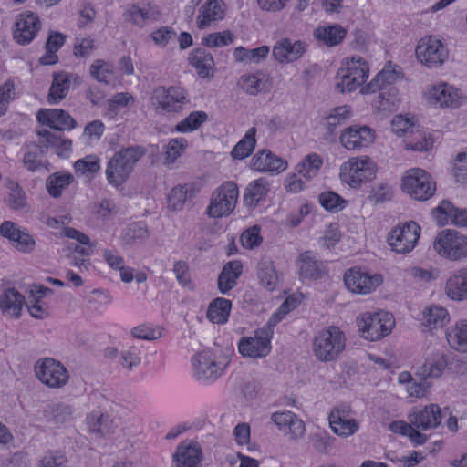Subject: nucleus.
<instances>
[{
    "instance_id": "obj_59",
    "label": "nucleus",
    "mask_w": 467,
    "mask_h": 467,
    "mask_svg": "<svg viewBox=\"0 0 467 467\" xmlns=\"http://www.w3.org/2000/svg\"><path fill=\"white\" fill-rule=\"evenodd\" d=\"M105 420L106 418L100 411H92L86 419L88 431L99 436H104L108 433Z\"/></svg>"
},
{
    "instance_id": "obj_24",
    "label": "nucleus",
    "mask_w": 467,
    "mask_h": 467,
    "mask_svg": "<svg viewBox=\"0 0 467 467\" xmlns=\"http://www.w3.org/2000/svg\"><path fill=\"white\" fill-rule=\"evenodd\" d=\"M176 467H201L202 450L197 441H184L176 448L172 455Z\"/></svg>"
},
{
    "instance_id": "obj_62",
    "label": "nucleus",
    "mask_w": 467,
    "mask_h": 467,
    "mask_svg": "<svg viewBox=\"0 0 467 467\" xmlns=\"http://www.w3.org/2000/svg\"><path fill=\"white\" fill-rule=\"evenodd\" d=\"M74 168L76 172L81 174L95 173L99 171V159L95 155H88L83 159L75 161Z\"/></svg>"
},
{
    "instance_id": "obj_56",
    "label": "nucleus",
    "mask_w": 467,
    "mask_h": 467,
    "mask_svg": "<svg viewBox=\"0 0 467 467\" xmlns=\"http://www.w3.org/2000/svg\"><path fill=\"white\" fill-rule=\"evenodd\" d=\"M336 79V89L340 93H350L363 85L358 80L357 77L346 73L343 67L338 69Z\"/></svg>"
},
{
    "instance_id": "obj_5",
    "label": "nucleus",
    "mask_w": 467,
    "mask_h": 467,
    "mask_svg": "<svg viewBox=\"0 0 467 467\" xmlns=\"http://www.w3.org/2000/svg\"><path fill=\"white\" fill-rule=\"evenodd\" d=\"M357 323L361 337L369 341L388 336L395 326L393 316L384 311L362 313L357 317Z\"/></svg>"
},
{
    "instance_id": "obj_23",
    "label": "nucleus",
    "mask_w": 467,
    "mask_h": 467,
    "mask_svg": "<svg viewBox=\"0 0 467 467\" xmlns=\"http://www.w3.org/2000/svg\"><path fill=\"white\" fill-rule=\"evenodd\" d=\"M408 418L414 427L426 431L437 428L441 422L442 416L439 405L430 404L423 408H413Z\"/></svg>"
},
{
    "instance_id": "obj_26",
    "label": "nucleus",
    "mask_w": 467,
    "mask_h": 467,
    "mask_svg": "<svg viewBox=\"0 0 467 467\" xmlns=\"http://www.w3.org/2000/svg\"><path fill=\"white\" fill-rule=\"evenodd\" d=\"M0 234L16 243V248L20 252L30 253L35 248L34 237L12 221H5L0 224Z\"/></svg>"
},
{
    "instance_id": "obj_14",
    "label": "nucleus",
    "mask_w": 467,
    "mask_h": 467,
    "mask_svg": "<svg viewBox=\"0 0 467 467\" xmlns=\"http://www.w3.org/2000/svg\"><path fill=\"white\" fill-rule=\"evenodd\" d=\"M344 282L352 293L366 295L379 286L383 277L380 274L371 275L360 267H352L345 273Z\"/></svg>"
},
{
    "instance_id": "obj_40",
    "label": "nucleus",
    "mask_w": 467,
    "mask_h": 467,
    "mask_svg": "<svg viewBox=\"0 0 467 467\" xmlns=\"http://www.w3.org/2000/svg\"><path fill=\"white\" fill-rule=\"evenodd\" d=\"M450 320L447 309L432 305L422 312L421 324L429 330L443 327Z\"/></svg>"
},
{
    "instance_id": "obj_39",
    "label": "nucleus",
    "mask_w": 467,
    "mask_h": 467,
    "mask_svg": "<svg viewBox=\"0 0 467 467\" xmlns=\"http://www.w3.org/2000/svg\"><path fill=\"white\" fill-rule=\"evenodd\" d=\"M196 188L193 183H185L173 187L168 195V207L172 211H182L188 199L196 194Z\"/></svg>"
},
{
    "instance_id": "obj_35",
    "label": "nucleus",
    "mask_w": 467,
    "mask_h": 467,
    "mask_svg": "<svg viewBox=\"0 0 467 467\" xmlns=\"http://www.w3.org/2000/svg\"><path fill=\"white\" fill-rule=\"evenodd\" d=\"M269 192V184L264 178L252 181L245 188L243 202L245 207L255 208L265 200Z\"/></svg>"
},
{
    "instance_id": "obj_34",
    "label": "nucleus",
    "mask_w": 467,
    "mask_h": 467,
    "mask_svg": "<svg viewBox=\"0 0 467 467\" xmlns=\"http://www.w3.org/2000/svg\"><path fill=\"white\" fill-rule=\"evenodd\" d=\"M6 194L4 197V203L12 211H22L27 207V197L20 184L12 180L5 181Z\"/></svg>"
},
{
    "instance_id": "obj_6",
    "label": "nucleus",
    "mask_w": 467,
    "mask_h": 467,
    "mask_svg": "<svg viewBox=\"0 0 467 467\" xmlns=\"http://www.w3.org/2000/svg\"><path fill=\"white\" fill-rule=\"evenodd\" d=\"M238 196L236 183L232 181L223 182L212 192L205 213L213 219L229 216L235 209Z\"/></svg>"
},
{
    "instance_id": "obj_15",
    "label": "nucleus",
    "mask_w": 467,
    "mask_h": 467,
    "mask_svg": "<svg viewBox=\"0 0 467 467\" xmlns=\"http://www.w3.org/2000/svg\"><path fill=\"white\" fill-rule=\"evenodd\" d=\"M427 101L440 109H455L462 105V92L447 83L431 86L425 93Z\"/></svg>"
},
{
    "instance_id": "obj_52",
    "label": "nucleus",
    "mask_w": 467,
    "mask_h": 467,
    "mask_svg": "<svg viewBox=\"0 0 467 467\" xmlns=\"http://www.w3.org/2000/svg\"><path fill=\"white\" fill-rule=\"evenodd\" d=\"M41 155L42 151L38 146H27L22 159L24 168L30 172H35L45 167V161L41 160Z\"/></svg>"
},
{
    "instance_id": "obj_58",
    "label": "nucleus",
    "mask_w": 467,
    "mask_h": 467,
    "mask_svg": "<svg viewBox=\"0 0 467 467\" xmlns=\"http://www.w3.org/2000/svg\"><path fill=\"white\" fill-rule=\"evenodd\" d=\"M113 74V66L102 59L95 60L90 66V75L99 82L109 84Z\"/></svg>"
},
{
    "instance_id": "obj_60",
    "label": "nucleus",
    "mask_w": 467,
    "mask_h": 467,
    "mask_svg": "<svg viewBox=\"0 0 467 467\" xmlns=\"http://www.w3.org/2000/svg\"><path fill=\"white\" fill-rule=\"evenodd\" d=\"M15 99V84L13 80L8 79L0 86V118L6 113L10 101Z\"/></svg>"
},
{
    "instance_id": "obj_1",
    "label": "nucleus",
    "mask_w": 467,
    "mask_h": 467,
    "mask_svg": "<svg viewBox=\"0 0 467 467\" xmlns=\"http://www.w3.org/2000/svg\"><path fill=\"white\" fill-rule=\"evenodd\" d=\"M401 74L390 65L383 67L361 91L365 94H375L371 104L379 111L393 112L400 103L399 90L395 83L400 79Z\"/></svg>"
},
{
    "instance_id": "obj_31",
    "label": "nucleus",
    "mask_w": 467,
    "mask_h": 467,
    "mask_svg": "<svg viewBox=\"0 0 467 467\" xmlns=\"http://www.w3.org/2000/svg\"><path fill=\"white\" fill-rule=\"evenodd\" d=\"M224 4L223 0H208L199 8L197 26L204 29L213 22L222 20L224 16Z\"/></svg>"
},
{
    "instance_id": "obj_13",
    "label": "nucleus",
    "mask_w": 467,
    "mask_h": 467,
    "mask_svg": "<svg viewBox=\"0 0 467 467\" xmlns=\"http://www.w3.org/2000/svg\"><path fill=\"white\" fill-rule=\"evenodd\" d=\"M37 379L49 388H62L69 379V373L65 366L52 358L38 360L35 365Z\"/></svg>"
},
{
    "instance_id": "obj_48",
    "label": "nucleus",
    "mask_w": 467,
    "mask_h": 467,
    "mask_svg": "<svg viewBox=\"0 0 467 467\" xmlns=\"http://www.w3.org/2000/svg\"><path fill=\"white\" fill-rule=\"evenodd\" d=\"M449 344L460 352H467V320L457 322L447 333Z\"/></svg>"
},
{
    "instance_id": "obj_57",
    "label": "nucleus",
    "mask_w": 467,
    "mask_h": 467,
    "mask_svg": "<svg viewBox=\"0 0 467 467\" xmlns=\"http://www.w3.org/2000/svg\"><path fill=\"white\" fill-rule=\"evenodd\" d=\"M45 412L49 421L63 423L71 418L72 408L64 403H56L51 405Z\"/></svg>"
},
{
    "instance_id": "obj_20",
    "label": "nucleus",
    "mask_w": 467,
    "mask_h": 467,
    "mask_svg": "<svg viewBox=\"0 0 467 467\" xmlns=\"http://www.w3.org/2000/svg\"><path fill=\"white\" fill-rule=\"evenodd\" d=\"M431 216L440 226L451 224L458 227H467V210L455 207L451 202L443 200L431 212Z\"/></svg>"
},
{
    "instance_id": "obj_29",
    "label": "nucleus",
    "mask_w": 467,
    "mask_h": 467,
    "mask_svg": "<svg viewBox=\"0 0 467 467\" xmlns=\"http://www.w3.org/2000/svg\"><path fill=\"white\" fill-rule=\"evenodd\" d=\"M272 420L292 439H298L305 433V423L295 413L290 410L277 411L272 414Z\"/></svg>"
},
{
    "instance_id": "obj_21",
    "label": "nucleus",
    "mask_w": 467,
    "mask_h": 467,
    "mask_svg": "<svg viewBox=\"0 0 467 467\" xmlns=\"http://www.w3.org/2000/svg\"><path fill=\"white\" fill-rule=\"evenodd\" d=\"M339 139L347 150H359L374 141L375 132L368 126L354 125L345 129Z\"/></svg>"
},
{
    "instance_id": "obj_32",
    "label": "nucleus",
    "mask_w": 467,
    "mask_h": 467,
    "mask_svg": "<svg viewBox=\"0 0 467 467\" xmlns=\"http://www.w3.org/2000/svg\"><path fill=\"white\" fill-rule=\"evenodd\" d=\"M243 273V265L239 260L227 262L219 274L217 284L218 290L225 295L237 285V280Z\"/></svg>"
},
{
    "instance_id": "obj_36",
    "label": "nucleus",
    "mask_w": 467,
    "mask_h": 467,
    "mask_svg": "<svg viewBox=\"0 0 467 467\" xmlns=\"http://www.w3.org/2000/svg\"><path fill=\"white\" fill-rule=\"evenodd\" d=\"M25 296L15 288H7L0 295V309L5 315L19 317Z\"/></svg>"
},
{
    "instance_id": "obj_22",
    "label": "nucleus",
    "mask_w": 467,
    "mask_h": 467,
    "mask_svg": "<svg viewBox=\"0 0 467 467\" xmlns=\"http://www.w3.org/2000/svg\"><path fill=\"white\" fill-rule=\"evenodd\" d=\"M307 44L301 40L282 38L273 47V56L279 63H292L300 59L307 50Z\"/></svg>"
},
{
    "instance_id": "obj_63",
    "label": "nucleus",
    "mask_w": 467,
    "mask_h": 467,
    "mask_svg": "<svg viewBox=\"0 0 467 467\" xmlns=\"http://www.w3.org/2000/svg\"><path fill=\"white\" fill-rule=\"evenodd\" d=\"M260 227L254 225L245 230L240 237V242L244 248L253 249L262 243V236L260 235Z\"/></svg>"
},
{
    "instance_id": "obj_64",
    "label": "nucleus",
    "mask_w": 467,
    "mask_h": 467,
    "mask_svg": "<svg viewBox=\"0 0 467 467\" xmlns=\"http://www.w3.org/2000/svg\"><path fill=\"white\" fill-rule=\"evenodd\" d=\"M452 174L457 182L467 183V152H462L457 155Z\"/></svg>"
},
{
    "instance_id": "obj_41",
    "label": "nucleus",
    "mask_w": 467,
    "mask_h": 467,
    "mask_svg": "<svg viewBox=\"0 0 467 467\" xmlns=\"http://www.w3.org/2000/svg\"><path fill=\"white\" fill-rule=\"evenodd\" d=\"M257 275L261 285L268 291H274L279 282V276L269 257H263L257 265Z\"/></svg>"
},
{
    "instance_id": "obj_61",
    "label": "nucleus",
    "mask_w": 467,
    "mask_h": 467,
    "mask_svg": "<svg viewBox=\"0 0 467 467\" xmlns=\"http://www.w3.org/2000/svg\"><path fill=\"white\" fill-rule=\"evenodd\" d=\"M234 41V35L230 31L209 34L202 38V44L209 47L228 46Z\"/></svg>"
},
{
    "instance_id": "obj_42",
    "label": "nucleus",
    "mask_w": 467,
    "mask_h": 467,
    "mask_svg": "<svg viewBox=\"0 0 467 467\" xmlns=\"http://www.w3.org/2000/svg\"><path fill=\"white\" fill-rule=\"evenodd\" d=\"M232 309V302L224 297H216L212 300L207 309V318L214 324L227 322Z\"/></svg>"
},
{
    "instance_id": "obj_25",
    "label": "nucleus",
    "mask_w": 467,
    "mask_h": 467,
    "mask_svg": "<svg viewBox=\"0 0 467 467\" xmlns=\"http://www.w3.org/2000/svg\"><path fill=\"white\" fill-rule=\"evenodd\" d=\"M296 265L301 279H318L327 273L326 262L311 251L300 254Z\"/></svg>"
},
{
    "instance_id": "obj_12",
    "label": "nucleus",
    "mask_w": 467,
    "mask_h": 467,
    "mask_svg": "<svg viewBox=\"0 0 467 467\" xmlns=\"http://www.w3.org/2000/svg\"><path fill=\"white\" fill-rule=\"evenodd\" d=\"M420 232V226L416 222H406L396 226L389 233L388 243L396 253L406 254L415 247Z\"/></svg>"
},
{
    "instance_id": "obj_9",
    "label": "nucleus",
    "mask_w": 467,
    "mask_h": 467,
    "mask_svg": "<svg viewBox=\"0 0 467 467\" xmlns=\"http://www.w3.org/2000/svg\"><path fill=\"white\" fill-rule=\"evenodd\" d=\"M415 54L420 64L431 69L442 66L449 57L446 46L432 36L419 40Z\"/></svg>"
},
{
    "instance_id": "obj_33",
    "label": "nucleus",
    "mask_w": 467,
    "mask_h": 467,
    "mask_svg": "<svg viewBox=\"0 0 467 467\" xmlns=\"http://www.w3.org/2000/svg\"><path fill=\"white\" fill-rule=\"evenodd\" d=\"M446 295L452 300L467 299V266L456 270L447 280Z\"/></svg>"
},
{
    "instance_id": "obj_50",
    "label": "nucleus",
    "mask_w": 467,
    "mask_h": 467,
    "mask_svg": "<svg viewBox=\"0 0 467 467\" xmlns=\"http://www.w3.org/2000/svg\"><path fill=\"white\" fill-rule=\"evenodd\" d=\"M346 73L352 77H357L362 84L365 83L369 74V67L367 61L359 56H352L347 59L346 67H343Z\"/></svg>"
},
{
    "instance_id": "obj_38",
    "label": "nucleus",
    "mask_w": 467,
    "mask_h": 467,
    "mask_svg": "<svg viewBox=\"0 0 467 467\" xmlns=\"http://www.w3.org/2000/svg\"><path fill=\"white\" fill-rule=\"evenodd\" d=\"M240 86L247 94L255 96L268 92L271 85L268 76L258 71L254 74L243 75L240 78Z\"/></svg>"
},
{
    "instance_id": "obj_7",
    "label": "nucleus",
    "mask_w": 467,
    "mask_h": 467,
    "mask_svg": "<svg viewBox=\"0 0 467 467\" xmlns=\"http://www.w3.org/2000/svg\"><path fill=\"white\" fill-rule=\"evenodd\" d=\"M404 192L416 201H427L436 192V183L431 174L420 168L409 170L402 178Z\"/></svg>"
},
{
    "instance_id": "obj_3",
    "label": "nucleus",
    "mask_w": 467,
    "mask_h": 467,
    "mask_svg": "<svg viewBox=\"0 0 467 467\" xmlns=\"http://www.w3.org/2000/svg\"><path fill=\"white\" fill-rule=\"evenodd\" d=\"M345 347V334L335 326L319 331L313 340V352L319 361L335 360Z\"/></svg>"
},
{
    "instance_id": "obj_43",
    "label": "nucleus",
    "mask_w": 467,
    "mask_h": 467,
    "mask_svg": "<svg viewBox=\"0 0 467 467\" xmlns=\"http://www.w3.org/2000/svg\"><path fill=\"white\" fill-rule=\"evenodd\" d=\"M189 60L190 64L197 70L198 75L202 78H208L214 67L213 56L204 48L194 49L191 53Z\"/></svg>"
},
{
    "instance_id": "obj_11",
    "label": "nucleus",
    "mask_w": 467,
    "mask_h": 467,
    "mask_svg": "<svg viewBox=\"0 0 467 467\" xmlns=\"http://www.w3.org/2000/svg\"><path fill=\"white\" fill-rule=\"evenodd\" d=\"M375 175V165L368 157L350 159L341 167L342 181L353 188H358L363 182L371 181Z\"/></svg>"
},
{
    "instance_id": "obj_53",
    "label": "nucleus",
    "mask_w": 467,
    "mask_h": 467,
    "mask_svg": "<svg viewBox=\"0 0 467 467\" xmlns=\"http://www.w3.org/2000/svg\"><path fill=\"white\" fill-rule=\"evenodd\" d=\"M318 201L320 205L327 212L338 213L342 211L346 205L347 201L340 195L334 192H324L319 194Z\"/></svg>"
},
{
    "instance_id": "obj_44",
    "label": "nucleus",
    "mask_w": 467,
    "mask_h": 467,
    "mask_svg": "<svg viewBox=\"0 0 467 467\" xmlns=\"http://www.w3.org/2000/svg\"><path fill=\"white\" fill-rule=\"evenodd\" d=\"M447 365L446 356L444 354H436L431 358L425 360L416 375L422 377V379L439 378L443 373Z\"/></svg>"
},
{
    "instance_id": "obj_19",
    "label": "nucleus",
    "mask_w": 467,
    "mask_h": 467,
    "mask_svg": "<svg viewBox=\"0 0 467 467\" xmlns=\"http://www.w3.org/2000/svg\"><path fill=\"white\" fill-rule=\"evenodd\" d=\"M410 129L412 130V125L408 119L402 116H396L391 121V130L398 136L407 134ZM405 142L406 149L415 151L428 150L432 146L431 140H428L420 132L413 133L412 130L411 135L407 136Z\"/></svg>"
},
{
    "instance_id": "obj_27",
    "label": "nucleus",
    "mask_w": 467,
    "mask_h": 467,
    "mask_svg": "<svg viewBox=\"0 0 467 467\" xmlns=\"http://www.w3.org/2000/svg\"><path fill=\"white\" fill-rule=\"evenodd\" d=\"M250 168L259 172L280 173L287 168V162L269 150H261L250 160Z\"/></svg>"
},
{
    "instance_id": "obj_18",
    "label": "nucleus",
    "mask_w": 467,
    "mask_h": 467,
    "mask_svg": "<svg viewBox=\"0 0 467 467\" xmlns=\"http://www.w3.org/2000/svg\"><path fill=\"white\" fill-rule=\"evenodd\" d=\"M41 28L39 17L31 11L21 13L17 16L15 29L13 32L14 39L22 46L28 45L36 37Z\"/></svg>"
},
{
    "instance_id": "obj_10",
    "label": "nucleus",
    "mask_w": 467,
    "mask_h": 467,
    "mask_svg": "<svg viewBox=\"0 0 467 467\" xmlns=\"http://www.w3.org/2000/svg\"><path fill=\"white\" fill-rule=\"evenodd\" d=\"M271 320L267 326L257 329L254 337H242L238 344V350L244 357L261 358L266 357L271 351V339L273 330Z\"/></svg>"
},
{
    "instance_id": "obj_49",
    "label": "nucleus",
    "mask_w": 467,
    "mask_h": 467,
    "mask_svg": "<svg viewBox=\"0 0 467 467\" xmlns=\"http://www.w3.org/2000/svg\"><path fill=\"white\" fill-rule=\"evenodd\" d=\"M207 119L206 112L202 110L192 111L175 125L174 130L180 133L192 132L198 130Z\"/></svg>"
},
{
    "instance_id": "obj_4",
    "label": "nucleus",
    "mask_w": 467,
    "mask_h": 467,
    "mask_svg": "<svg viewBox=\"0 0 467 467\" xmlns=\"http://www.w3.org/2000/svg\"><path fill=\"white\" fill-rule=\"evenodd\" d=\"M433 249L443 259L462 262L467 258V236L452 229L439 232Z\"/></svg>"
},
{
    "instance_id": "obj_54",
    "label": "nucleus",
    "mask_w": 467,
    "mask_h": 467,
    "mask_svg": "<svg viewBox=\"0 0 467 467\" xmlns=\"http://www.w3.org/2000/svg\"><path fill=\"white\" fill-rule=\"evenodd\" d=\"M148 237V228L143 222H134L126 226L123 231L122 239L128 244Z\"/></svg>"
},
{
    "instance_id": "obj_51",
    "label": "nucleus",
    "mask_w": 467,
    "mask_h": 467,
    "mask_svg": "<svg viewBox=\"0 0 467 467\" xmlns=\"http://www.w3.org/2000/svg\"><path fill=\"white\" fill-rule=\"evenodd\" d=\"M322 163V159L317 153H311L297 164L296 171L302 177L309 180L317 174Z\"/></svg>"
},
{
    "instance_id": "obj_16",
    "label": "nucleus",
    "mask_w": 467,
    "mask_h": 467,
    "mask_svg": "<svg viewBox=\"0 0 467 467\" xmlns=\"http://www.w3.org/2000/svg\"><path fill=\"white\" fill-rule=\"evenodd\" d=\"M195 376L199 380H215L218 379L225 365L215 360L214 354L210 349H204L192 358Z\"/></svg>"
},
{
    "instance_id": "obj_45",
    "label": "nucleus",
    "mask_w": 467,
    "mask_h": 467,
    "mask_svg": "<svg viewBox=\"0 0 467 467\" xmlns=\"http://www.w3.org/2000/svg\"><path fill=\"white\" fill-rule=\"evenodd\" d=\"M160 12L156 5H148L144 7H139L136 5H131L126 12V20L132 24L143 26L148 20H157Z\"/></svg>"
},
{
    "instance_id": "obj_47",
    "label": "nucleus",
    "mask_w": 467,
    "mask_h": 467,
    "mask_svg": "<svg viewBox=\"0 0 467 467\" xmlns=\"http://www.w3.org/2000/svg\"><path fill=\"white\" fill-rule=\"evenodd\" d=\"M74 177L71 173L55 172L47 179V192L53 198L61 196L62 191L65 190L73 182Z\"/></svg>"
},
{
    "instance_id": "obj_2",
    "label": "nucleus",
    "mask_w": 467,
    "mask_h": 467,
    "mask_svg": "<svg viewBox=\"0 0 467 467\" xmlns=\"http://www.w3.org/2000/svg\"><path fill=\"white\" fill-rule=\"evenodd\" d=\"M143 146L134 145L122 148L110 158L106 168V177L109 184L122 185L130 177L136 163L146 154Z\"/></svg>"
},
{
    "instance_id": "obj_17",
    "label": "nucleus",
    "mask_w": 467,
    "mask_h": 467,
    "mask_svg": "<svg viewBox=\"0 0 467 467\" xmlns=\"http://www.w3.org/2000/svg\"><path fill=\"white\" fill-rule=\"evenodd\" d=\"M352 117V109L348 105L335 107L321 119L320 125L324 130L323 138L328 141L336 140L341 129Z\"/></svg>"
},
{
    "instance_id": "obj_37",
    "label": "nucleus",
    "mask_w": 467,
    "mask_h": 467,
    "mask_svg": "<svg viewBox=\"0 0 467 467\" xmlns=\"http://www.w3.org/2000/svg\"><path fill=\"white\" fill-rule=\"evenodd\" d=\"M70 78L71 75L66 72L54 73L47 95L49 104H58L67 96L70 88Z\"/></svg>"
},
{
    "instance_id": "obj_30",
    "label": "nucleus",
    "mask_w": 467,
    "mask_h": 467,
    "mask_svg": "<svg viewBox=\"0 0 467 467\" xmlns=\"http://www.w3.org/2000/svg\"><path fill=\"white\" fill-rule=\"evenodd\" d=\"M347 36V30L339 24L318 26L313 31L314 39L320 45L333 47L340 45Z\"/></svg>"
},
{
    "instance_id": "obj_46",
    "label": "nucleus",
    "mask_w": 467,
    "mask_h": 467,
    "mask_svg": "<svg viewBox=\"0 0 467 467\" xmlns=\"http://www.w3.org/2000/svg\"><path fill=\"white\" fill-rule=\"evenodd\" d=\"M256 128L251 127L244 136L235 144L231 156L235 160H244L251 155L256 145Z\"/></svg>"
},
{
    "instance_id": "obj_8",
    "label": "nucleus",
    "mask_w": 467,
    "mask_h": 467,
    "mask_svg": "<svg viewBox=\"0 0 467 467\" xmlns=\"http://www.w3.org/2000/svg\"><path fill=\"white\" fill-rule=\"evenodd\" d=\"M150 102L164 112L178 113L190 103V99L187 91L181 86H159L153 89Z\"/></svg>"
},
{
    "instance_id": "obj_28",
    "label": "nucleus",
    "mask_w": 467,
    "mask_h": 467,
    "mask_svg": "<svg viewBox=\"0 0 467 467\" xmlns=\"http://www.w3.org/2000/svg\"><path fill=\"white\" fill-rule=\"evenodd\" d=\"M37 120L57 130H71L76 127L75 119L65 110L60 109H40L36 115Z\"/></svg>"
},
{
    "instance_id": "obj_55",
    "label": "nucleus",
    "mask_w": 467,
    "mask_h": 467,
    "mask_svg": "<svg viewBox=\"0 0 467 467\" xmlns=\"http://www.w3.org/2000/svg\"><path fill=\"white\" fill-rule=\"evenodd\" d=\"M329 425L334 433L340 437L351 436L359 429V424L354 418L345 420L338 418V420H330Z\"/></svg>"
}]
</instances>
